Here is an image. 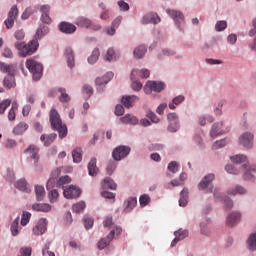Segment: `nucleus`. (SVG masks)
I'll list each match as a JSON object with an SVG mask.
<instances>
[{"label": "nucleus", "instance_id": "680f3d73", "mask_svg": "<svg viewBox=\"0 0 256 256\" xmlns=\"http://www.w3.org/2000/svg\"><path fill=\"white\" fill-rule=\"evenodd\" d=\"M105 59H106L107 61H113L114 59H116L115 50H114L113 48H109V49L107 50Z\"/></svg>", "mask_w": 256, "mask_h": 256}, {"label": "nucleus", "instance_id": "423d86ee", "mask_svg": "<svg viewBox=\"0 0 256 256\" xmlns=\"http://www.w3.org/2000/svg\"><path fill=\"white\" fill-rule=\"evenodd\" d=\"M163 89H165V84L157 81H148L144 86V92L146 95H151L153 91H155V93H161Z\"/></svg>", "mask_w": 256, "mask_h": 256}, {"label": "nucleus", "instance_id": "8fccbe9b", "mask_svg": "<svg viewBox=\"0 0 256 256\" xmlns=\"http://www.w3.org/2000/svg\"><path fill=\"white\" fill-rule=\"evenodd\" d=\"M230 159L233 163H243L247 161V156L238 154L235 156H231Z\"/></svg>", "mask_w": 256, "mask_h": 256}, {"label": "nucleus", "instance_id": "338daca9", "mask_svg": "<svg viewBox=\"0 0 256 256\" xmlns=\"http://www.w3.org/2000/svg\"><path fill=\"white\" fill-rule=\"evenodd\" d=\"M88 29H90L91 31H101V24L95 23L90 20V25L88 26Z\"/></svg>", "mask_w": 256, "mask_h": 256}, {"label": "nucleus", "instance_id": "72a5a7b5", "mask_svg": "<svg viewBox=\"0 0 256 256\" xmlns=\"http://www.w3.org/2000/svg\"><path fill=\"white\" fill-rule=\"evenodd\" d=\"M27 129H29V125L27 123H25V122H20L13 129V133H15V135H23V133H25Z\"/></svg>", "mask_w": 256, "mask_h": 256}, {"label": "nucleus", "instance_id": "58836bf2", "mask_svg": "<svg viewBox=\"0 0 256 256\" xmlns=\"http://www.w3.org/2000/svg\"><path fill=\"white\" fill-rule=\"evenodd\" d=\"M99 55H101L99 52V48H95L92 51L91 56L88 58V63H90V65H94V63H97V61L99 60Z\"/></svg>", "mask_w": 256, "mask_h": 256}, {"label": "nucleus", "instance_id": "3c124183", "mask_svg": "<svg viewBox=\"0 0 256 256\" xmlns=\"http://www.w3.org/2000/svg\"><path fill=\"white\" fill-rule=\"evenodd\" d=\"M85 209V202H78L72 206L74 213H81Z\"/></svg>", "mask_w": 256, "mask_h": 256}, {"label": "nucleus", "instance_id": "37998d69", "mask_svg": "<svg viewBox=\"0 0 256 256\" xmlns=\"http://www.w3.org/2000/svg\"><path fill=\"white\" fill-rule=\"evenodd\" d=\"M213 121H215V119L213 118V116H200L199 117V125H201L202 127H205V125L208 123H213Z\"/></svg>", "mask_w": 256, "mask_h": 256}, {"label": "nucleus", "instance_id": "09e8293b", "mask_svg": "<svg viewBox=\"0 0 256 256\" xmlns=\"http://www.w3.org/2000/svg\"><path fill=\"white\" fill-rule=\"evenodd\" d=\"M68 183H71V177L69 176H62L61 178H59L58 182H57V187H65L63 185H67Z\"/></svg>", "mask_w": 256, "mask_h": 256}, {"label": "nucleus", "instance_id": "bb28decb", "mask_svg": "<svg viewBox=\"0 0 256 256\" xmlns=\"http://www.w3.org/2000/svg\"><path fill=\"white\" fill-rule=\"evenodd\" d=\"M75 24L82 29H88L91 25V19L80 16L76 19Z\"/></svg>", "mask_w": 256, "mask_h": 256}, {"label": "nucleus", "instance_id": "6e6552de", "mask_svg": "<svg viewBox=\"0 0 256 256\" xmlns=\"http://www.w3.org/2000/svg\"><path fill=\"white\" fill-rule=\"evenodd\" d=\"M166 13L169 14V16L175 21L178 29H183V26L185 25V16L177 11V10H166Z\"/></svg>", "mask_w": 256, "mask_h": 256}, {"label": "nucleus", "instance_id": "864d4df0", "mask_svg": "<svg viewBox=\"0 0 256 256\" xmlns=\"http://www.w3.org/2000/svg\"><path fill=\"white\" fill-rule=\"evenodd\" d=\"M11 105V100L7 99L0 103V115H3L7 111V107Z\"/></svg>", "mask_w": 256, "mask_h": 256}, {"label": "nucleus", "instance_id": "f704fd0d", "mask_svg": "<svg viewBox=\"0 0 256 256\" xmlns=\"http://www.w3.org/2000/svg\"><path fill=\"white\" fill-rule=\"evenodd\" d=\"M34 211H42L43 213H49L51 211V205L36 203L32 205Z\"/></svg>", "mask_w": 256, "mask_h": 256}, {"label": "nucleus", "instance_id": "a211bd4d", "mask_svg": "<svg viewBox=\"0 0 256 256\" xmlns=\"http://www.w3.org/2000/svg\"><path fill=\"white\" fill-rule=\"evenodd\" d=\"M3 87L6 89H15L17 82L15 81V74L7 75L3 80Z\"/></svg>", "mask_w": 256, "mask_h": 256}, {"label": "nucleus", "instance_id": "c03bdc74", "mask_svg": "<svg viewBox=\"0 0 256 256\" xmlns=\"http://www.w3.org/2000/svg\"><path fill=\"white\" fill-rule=\"evenodd\" d=\"M44 35H47V27L40 26V28H38V30L34 36V39H36V41H39V39H41V37H43Z\"/></svg>", "mask_w": 256, "mask_h": 256}, {"label": "nucleus", "instance_id": "4c0bfd02", "mask_svg": "<svg viewBox=\"0 0 256 256\" xmlns=\"http://www.w3.org/2000/svg\"><path fill=\"white\" fill-rule=\"evenodd\" d=\"M247 244H248V249L250 251H256V233H252L248 240H247Z\"/></svg>", "mask_w": 256, "mask_h": 256}, {"label": "nucleus", "instance_id": "e2e57ef3", "mask_svg": "<svg viewBox=\"0 0 256 256\" xmlns=\"http://www.w3.org/2000/svg\"><path fill=\"white\" fill-rule=\"evenodd\" d=\"M2 55L6 58V59H13V51L11 50V48L9 47H5L2 51Z\"/></svg>", "mask_w": 256, "mask_h": 256}, {"label": "nucleus", "instance_id": "39448f33", "mask_svg": "<svg viewBox=\"0 0 256 256\" xmlns=\"http://www.w3.org/2000/svg\"><path fill=\"white\" fill-rule=\"evenodd\" d=\"M32 161H34V167L36 171H39V147L35 146L34 144H31L26 148L24 151Z\"/></svg>", "mask_w": 256, "mask_h": 256}, {"label": "nucleus", "instance_id": "9d476101", "mask_svg": "<svg viewBox=\"0 0 256 256\" xmlns=\"http://www.w3.org/2000/svg\"><path fill=\"white\" fill-rule=\"evenodd\" d=\"M63 195L66 199H77V197L81 196V189L72 185L69 187H63Z\"/></svg>", "mask_w": 256, "mask_h": 256}, {"label": "nucleus", "instance_id": "4be33fe9", "mask_svg": "<svg viewBox=\"0 0 256 256\" xmlns=\"http://www.w3.org/2000/svg\"><path fill=\"white\" fill-rule=\"evenodd\" d=\"M99 173V168L97 167V158H92L88 163V174L91 177H95Z\"/></svg>", "mask_w": 256, "mask_h": 256}, {"label": "nucleus", "instance_id": "ea45409f", "mask_svg": "<svg viewBox=\"0 0 256 256\" xmlns=\"http://www.w3.org/2000/svg\"><path fill=\"white\" fill-rule=\"evenodd\" d=\"M243 169L245 170L244 179L251 181L253 179V174H251V171H256V167L251 169V167H249L247 164H244Z\"/></svg>", "mask_w": 256, "mask_h": 256}, {"label": "nucleus", "instance_id": "9b49d317", "mask_svg": "<svg viewBox=\"0 0 256 256\" xmlns=\"http://www.w3.org/2000/svg\"><path fill=\"white\" fill-rule=\"evenodd\" d=\"M53 185H55V178H50L46 184V189L49 191L48 197L50 199V203H55L59 197V192L53 189Z\"/></svg>", "mask_w": 256, "mask_h": 256}, {"label": "nucleus", "instance_id": "2f4dec72", "mask_svg": "<svg viewBox=\"0 0 256 256\" xmlns=\"http://www.w3.org/2000/svg\"><path fill=\"white\" fill-rule=\"evenodd\" d=\"M188 199H189V189L184 188L180 193L179 206L186 207Z\"/></svg>", "mask_w": 256, "mask_h": 256}, {"label": "nucleus", "instance_id": "f03ea898", "mask_svg": "<svg viewBox=\"0 0 256 256\" xmlns=\"http://www.w3.org/2000/svg\"><path fill=\"white\" fill-rule=\"evenodd\" d=\"M14 47L19 51L20 57H29L39 49V41H37V39H33L27 44L25 42H16Z\"/></svg>", "mask_w": 256, "mask_h": 256}, {"label": "nucleus", "instance_id": "6ab92c4d", "mask_svg": "<svg viewBox=\"0 0 256 256\" xmlns=\"http://www.w3.org/2000/svg\"><path fill=\"white\" fill-rule=\"evenodd\" d=\"M46 219H40L38 225L33 228L34 235H43L47 231Z\"/></svg>", "mask_w": 256, "mask_h": 256}, {"label": "nucleus", "instance_id": "7ed1b4c3", "mask_svg": "<svg viewBox=\"0 0 256 256\" xmlns=\"http://www.w3.org/2000/svg\"><path fill=\"white\" fill-rule=\"evenodd\" d=\"M26 67L32 73L34 81H39L43 77V65L41 63L28 59L26 60Z\"/></svg>", "mask_w": 256, "mask_h": 256}, {"label": "nucleus", "instance_id": "473e14b6", "mask_svg": "<svg viewBox=\"0 0 256 256\" xmlns=\"http://www.w3.org/2000/svg\"><path fill=\"white\" fill-rule=\"evenodd\" d=\"M58 93H60L59 101L60 103H69L71 101V96L68 95L67 90L65 88H58Z\"/></svg>", "mask_w": 256, "mask_h": 256}, {"label": "nucleus", "instance_id": "7c9ffc66", "mask_svg": "<svg viewBox=\"0 0 256 256\" xmlns=\"http://www.w3.org/2000/svg\"><path fill=\"white\" fill-rule=\"evenodd\" d=\"M145 53H147V47L143 45L136 47L133 51L135 59H143V57H145Z\"/></svg>", "mask_w": 256, "mask_h": 256}, {"label": "nucleus", "instance_id": "e433bc0d", "mask_svg": "<svg viewBox=\"0 0 256 256\" xmlns=\"http://www.w3.org/2000/svg\"><path fill=\"white\" fill-rule=\"evenodd\" d=\"M35 193H36V199L37 201H43V198L45 197V187L36 185L35 186Z\"/></svg>", "mask_w": 256, "mask_h": 256}, {"label": "nucleus", "instance_id": "cd10ccee", "mask_svg": "<svg viewBox=\"0 0 256 256\" xmlns=\"http://www.w3.org/2000/svg\"><path fill=\"white\" fill-rule=\"evenodd\" d=\"M65 55L67 57L68 67H70V69H73L75 67V56L73 55V49L66 48Z\"/></svg>", "mask_w": 256, "mask_h": 256}, {"label": "nucleus", "instance_id": "b1692460", "mask_svg": "<svg viewBox=\"0 0 256 256\" xmlns=\"http://www.w3.org/2000/svg\"><path fill=\"white\" fill-rule=\"evenodd\" d=\"M113 79V72H107L106 75H104L101 78L96 79V85L98 87H103V85H107L109 81Z\"/></svg>", "mask_w": 256, "mask_h": 256}, {"label": "nucleus", "instance_id": "49530a36", "mask_svg": "<svg viewBox=\"0 0 256 256\" xmlns=\"http://www.w3.org/2000/svg\"><path fill=\"white\" fill-rule=\"evenodd\" d=\"M139 203L141 207H147V204L151 203V197L147 194H143L139 198Z\"/></svg>", "mask_w": 256, "mask_h": 256}, {"label": "nucleus", "instance_id": "5fc2aeb1", "mask_svg": "<svg viewBox=\"0 0 256 256\" xmlns=\"http://www.w3.org/2000/svg\"><path fill=\"white\" fill-rule=\"evenodd\" d=\"M31 220V213L30 212H23L22 219H21V225L25 227L27 223Z\"/></svg>", "mask_w": 256, "mask_h": 256}, {"label": "nucleus", "instance_id": "f8f14e48", "mask_svg": "<svg viewBox=\"0 0 256 256\" xmlns=\"http://www.w3.org/2000/svg\"><path fill=\"white\" fill-rule=\"evenodd\" d=\"M227 132H229V128H224L223 122H218L212 125V129L210 131V137H212V139H215V137L219 135H223Z\"/></svg>", "mask_w": 256, "mask_h": 256}, {"label": "nucleus", "instance_id": "c85d7f7f", "mask_svg": "<svg viewBox=\"0 0 256 256\" xmlns=\"http://www.w3.org/2000/svg\"><path fill=\"white\" fill-rule=\"evenodd\" d=\"M121 123H124L125 125H137L139 123V120L137 117L131 115V114H126L124 117L120 118Z\"/></svg>", "mask_w": 256, "mask_h": 256}, {"label": "nucleus", "instance_id": "4468645a", "mask_svg": "<svg viewBox=\"0 0 256 256\" xmlns=\"http://www.w3.org/2000/svg\"><path fill=\"white\" fill-rule=\"evenodd\" d=\"M253 139V134L245 132L239 137V143L240 145H243V147H246V149H251V147H253Z\"/></svg>", "mask_w": 256, "mask_h": 256}, {"label": "nucleus", "instance_id": "2eb2a0df", "mask_svg": "<svg viewBox=\"0 0 256 256\" xmlns=\"http://www.w3.org/2000/svg\"><path fill=\"white\" fill-rule=\"evenodd\" d=\"M241 221V213L240 212H232L228 215L226 219V224L228 227H235L237 223Z\"/></svg>", "mask_w": 256, "mask_h": 256}, {"label": "nucleus", "instance_id": "79ce46f5", "mask_svg": "<svg viewBox=\"0 0 256 256\" xmlns=\"http://www.w3.org/2000/svg\"><path fill=\"white\" fill-rule=\"evenodd\" d=\"M137 205V198L131 197L126 201V211H131Z\"/></svg>", "mask_w": 256, "mask_h": 256}, {"label": "nucleus", "instance_id": "c756f323", "mask_svg": "<svg viewBox=\"0 0 256 256\" xmlns=\"http://www.w3.org/2000/svg\"><path fill=\"white\" fill-rule=\"evenodd\" d=\"M102 189H111L112 191H115V189H117V184L110 177H106L102 182Z\"/></svg>", "mask_w": 256, "mask_h": 256}, {"label": "nucleus", "instance_id": "aec40b11", "mask_svg": "<svg viewBox=\"0 0 256 256\" xmlns=\"http://www.w3.org/2000/svg\"><path fill=\"white\" fill-rule=\"evenodd\" d=\"M215 180V174H208L204 177V179L198 184V189L200 191H203V189H207L209 185H211V182Z\"/></svg>", "mask_w": 256, "mask_h": 256}, {"label": "nucleus", "instance_id": "c9c22d12", "mask_svg": "<svg viewBox=\"0 0 256 256\" xmlns=\"http://www.w3.org/2000/svg\"><path fill=\"white\" fill-rule=\"evenodd\" d=\"M72 157L75 163H81L83 160V150H81V148L74 149L72 151Z\"/></svg>", "mask_w": 256, "mask_h": 256}, {"label": "nucleus", "instance_id": "de8ad7c7", "mask_svg": "<svg viewBox=\"0 0 256 256\" xmlns=\"http://www.w3.org/2000/svg\"><path fill=\"white\" fill-rule=\"evenodd\" d=\"M131 81H132L131 87L133 91H141V89H143V84L137 81V76H134V79H131Z\"/></svg>", "mask_w": 256, "mask_h": 256}, {"label": "nucleus", "instance_id": "1a4fd4ad", "mask_svg": "<svg viewBox=\"0 0 256 256\" xmlns=\"http://www.w3.org/2000/svg\"><path fill=\"white\" fill-rule=\"evenodd\" d=\"M19 15V9H17V6H12L10 11L8 12V17L5 20L6 28L12 29L13 25H15V20L17 19V16Z\"/></svg>", "mask_w": 256, "mask_h": 256}, {"label": "nucleus", "instance_id": "13d9d810", "mask_svg": "<svg viewBox=\"0 0 256 256\" xmlns=\"http://www.w3.org/2000/svg\"><path fill=\"white\" fill-rule=\"evenodd\" d=\"M17 110V105L13 104L11 109L8 112V119L9 121H15L16 113L15 111Z\"/></svg>", "mask_w": 256, "mask_h": 256}, {"label": "nucleus", "instance_id": "a18cd8bd", "mask_svg": "<svg viewBox=\"0 0 256 256\" xmlns=\"http://www.w3.org/2000/svg\"><path fill=\"white\" fill-rule=\"evenodd\" d=\"M15 187L20 191H27V180L26 179L18 180L15 184Z\"/></svg>", "mask_w": 256, "mask_h": 256}, {"label": "nucleus", "instance_id": "5701e85b", "mask_svg": "<svg viewBox=\"0 0 256 256\" xmlns=\"http://www.w3.org/2000/svg\"><path fill=\"white\" fill-rule=\"evenodd\" d=\"M0 71L1 73H7V75H15V66L0 61Z\"/></svg>", "mask_w": 256, "mask_h": 256}, {"label": "nucleus", "instance_id": "a878e982", "mask_svg": "<svg viewBox=\"0 0 256 256\" xmlns=\"http://www.w3.org/2000/svg\"><path fill=\"white\" fill-rule=\"evenodd\" d=\"M141 77V79H148L149 75H151V72L147 69L142 70H132L131 72V79H135V77Z\"/></svg>", "mask_w": 256, "mask_h": 256}, {"label": "nucleus", "instance_id": "4d7b16f0", "mask_svg": "<svg viewBox=\"0 0 256 256\" xmlns=\"http://www.w3.org/2000/svg\"><path fill=\"white\" fill-rule=\"evenodd\" d=\"M175 237H177L180 241L182 239H185V237H188L189 232L187 230H179L174 233Z\"/></svg>", "mask_w": 256, "mask_h": 256}, {"label": "nucleus", "instance_id": "a19ab883", "mask_svg": "<svg viewBox=\"0 0 256 256\" xmlns=\"http://www.w3.org/2000/svg\"><path fill=\"white\" fill-rule=\"evenodd\" d=\"M11 233L13 237H17L19 235V217H17L11 224Z\"/></svg>", "mask_w": 256, "mask_h": 256}, {"label": "nucleus", "instance_id": "052dcab7", "mask_svg": "<svg viewBox=\"0 0 256 256\" xmlns=\"http://www.w3.org/2000/svg\"><path fill=\"white\" fill-rule=\"evenodd\" d=\"M227 145V140H217L213 145L212 149H221V147H225Z\"/></svg>", "mask_w": 256, "mask_h": 256}, {"label": "nucleus", "instance_id": "ddd939ff", "mask_svg": "<svg viewBox=\"0 0 256 256\" xmlns=\"http://www.w3.org/2000/svg\"><path fill=\"white\" fill-rule=\"evenodd\" d=\"M167 119L169 121L168 131L170 133L177 132V129H179V117L175 113H169L167 115Z\"/></svg>", "mask_w": 256, "mask_h": 256}, {"label": "nucleus", "instance_id": "0e129e2a", "mask_svg": "<svg viewBox=\"0 0 256 256\" xmlns=\"http://www.w3.org/2000/svg\"><path fill=\"white\" fill-rule=\"evenodd\" d=\"M103 225L105 228L111 229L113 227V217L107 216L103 221Z\"/></svg>", "mask_w": 256, "mask_h": 256}, {"label": "nucleus", "instance_id": "774afa93", "mask_svg": "<svg viewBox=\"0 0 256 256\" xmlns=\"http://www.w3.org/2000/svg\"><path fill=\"white\" fill-rule=\"evenodd\" d=\"M20 256H31V247H22L20 249Z\"/></svg>", "mask_w": 256, "mask_h": 256}, {"label": "nucleus", "instance_id": "f3484780", "mask_svg": "<svg viewBox=\"0 0 256 256\" xmlns=\"http://www.w3.org/2000/svg\"><path fill=\"white\" fill-rule=\"evenodd\" d=\"M143 25H147V23H153L157 25V23H161V18L157 14L148 13L142 19Z\"/></svg>", "mask_w": 256, "mask_h": 256}, {"label": "nucleus", "instance_id": "f257e3e1", "mask_svg": "<svg viewBox=\"0 0 256 256\" xmlns=\"http://www.w3.org/2000/svg\"><path fill=\"white\" fill-rule=\"evenodd\" d=\"M50 123L53 131H58L60 139L67 137V125L61 121V116L55 108L50 111Z\"/></svg>", "mask_w": 256, "mask_h": 256}, {"label": "nucleus", "instance_id": "bf43d9fd", "mask_svg": "<svg viewBox=\"0 0 256 256\" xmlns=\"http://www.w3.org/2000/svg\"><path fill=\"white\" fill-rule=\"evenodd\" d=\"M115 169H117V163L110 161L106 167L108 175H113V171H115Z\"/></svg>", "mask_w": 256, "mask_h": 256}, {"label": "nucleus", "instance_id": "6e6d98bb", "mask_svg": "<svg viewBox=\"0 0 256 256\" xmlns=\"http://www.w3.org/2000/svg\"><path fill=\"white\" fill-rule=\"evenodd\" d=\"M225 170L227 171V173H230V175H239V170L237 169V167L231 164L226 165Z\"/></svg>", "mask_w": 256, "mask_h": 256}, {"label": "nucleus", "instance_id": "393cba45", "mask_svg": "<svg viewBox=\"0 0 256 256\" xmlns=\"http://www.w3.org/2000/svg\"><path fill=\"white\" fill-rule=\"evenodd\" d=\"M135 101H139V97L135 95L122 97V103L126 109L133 107Z\"/></svg>", "mask_w": 256, "mask_h": 256}, {"label": "nucleus", "instance_id": "dca6fc26", "mask_svg": "<svg viewBox=\"0 0 256 256\" xmlns=\"http://www.w3.org/2000/svg\"><path fill=\"white\" fill-rule=\"evenodd\" d=\"M59 30L62 33H66L67 35H71V33H75L77 31V27L71 23L68 22H61L59 24Z\"/></svg>", "mask_w": 256, "mask_h": 256}, {"label": "nucleus", "instance_id": "603ef678", "mask_svg": "<svg viewBox=\"0 0 256 256\" xmlns=\"http://www.w3.org/2000/svg\"><path fill=\"white\" fill-rule=\"evenodd\" d=\"M225 29H227V21L220 20L216 23V25H215L216 31H225Z\"/></svg>", "mask_w": 256, "mask_h": 256}, {"label": "nucleus", "instance_id": "20e7f679", "mask_svg": "<svg viewBox=\"0 0 256 256\" xmlns=\"http://www.w3.org/2000/svg\"><path fill=\"white\" fill-rule=\"evenodd\" d=\"M123 233V229L121 227L116 226L114 227L110 233L106 236V238H102L98 242V249L103 250L105 247H107L113 239H115V235L119 237V235Z\"/></svg>", "mask_w": 256, "mask_h": 256}, {"label": "nucleus", "instance_id": "0eeeda50", "mask_svg": "<svg viewBox=\"0 0 256 256\" xmlns=\"http://www.w3.org/2000/svg\"><path fill=\"white\" fill-rule=\"evenodd\" d=\"M129 153H131L129 146H118L113 150L112 157L114 161H121V159H125Z\"/></svg>", "mask_w": 256, "mask_h": 256}, {"label": "nucleus", "instance_id": "412c9836", "mask_svg": "<svg viewBox=\"0 0 256 256\" xmlns=\"http://www.w3.org/2000/svg\"><path fill=\"white\" fill-rule=\"evenodd\" d=\"M56 139H57L56 133L42 134L40 137V141L44 143L45 147H49V145H51V143H53Z\"/></svg>", "mask_w": 256, "mask_h": 256}, {"label": "nucleus", "instance_id": "69168bd1", "mask_svg": "<svg viewBox=\"0 0 256 256\" xmlns=\"http://www.w3.org/2000/svg\"><path fill=\"white\" fill-rule=\"evenodd\" d=\"M179 169V165L177 164V162L172 161L168 164V170L171 171V173H177Z\"/></svg>", "mask_w": 256, "mask_h": 256}]
</instances>
